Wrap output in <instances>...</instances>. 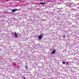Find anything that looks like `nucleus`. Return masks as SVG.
Here are the masks:
<instances>
[{"label":"nucleus","instance_id":"obj_3","mask_svg":"<svg viewBox=\"0 0 79 79\" xmlns=\"http://www.w3.org/2000/svg\"><path fill=\"white\" fill-rule=\"evenodd\" d=\"M55 52H56V51L55 50H54L52 51L51 54H55Z\"/></svg>","mask_w":79,"mask_h":79},{"label":"nucleus","instance_id":"obj_11","mask_svg":"<svg viewBox=\"0 0 79 79\" xmlns=\"http://www.w3.org/2000/svg\"><path fill=\"white\" fill-rule=\"evenodd\" d=\"M72 10L73 11H74V9H72Z\"/></svg>","mask_w":79,"mask_h":79},{"label":"nucleus","instance_id":"obj_6","mask_svg":"<svg viewBox=\"0 0 79 79\" xmlns=\"http://www.w3.org/2000/svg\"><path fill=\"white\" fill-rule=\"evenodd\" d=\"M41 5H45V3H43V2H41L40 3Z\"/></svg>","mask_w":79,"mask_h":79},{"label":"nucleus","instance_id":"obj_2","mask_svg":"<svg viewBox=\"0 0 79 79\" xmlns=\"http://www.w3.org/2000/svg\"><path fill=\"white\" fill-rule=\"evenodd\" d=\"M43 36L42 35H39L38 36V39H39V40H40V39H42V37H43Z\"/></svg>","mask_w":79,"mask_h":79},{"label":"nucleus","instance_id":"obj_10","mask_svg":"<svg viewBox=\"0 0 79 79\" xmlns=\"http://www.w3.org/2000/svg\"><path fill=\"white\" fill-rule=\"evenodd\" d=\"M23 79H26V78L24 77H23Z\"/></svg>","mask_w":79,"mask_h":79},{"label":"nucleus","instance_id":"obj_4","mask_svg":"<svg viewBox=\"0 0 79 79\" xmlns=\"http://www.w3.org/2000/svg\"><path fill=\"white\" fill-rule=\"evenodd\" d=\"M17 10H18L17 9H13L12 10V12H15V11H17Z\"/></svg>","mask_w":79,"mask_h":79},{"label":"nucleus","instance_id":"obj_5","mask_svg":"<svg viewBox=\"0 0 79 79\" xmlns=\"http://www.w3.org/2000/svg\"><path fill=\"white\" fill-rule=\"evenodd\" d=\"M15 33V36L16 37H17V34H16V32H14Z\"/></svg>","mask_w":79,"mask_h":79},{"label":"nucleus","instance_id":"obj_8","mask_svg":"<svg viewBox=\"0 0 79 79\" xmlns=\"http://www.w3.org/2000/svg\"><path fill=\"white\" fill-rule=\"evenodd\" d=\"M66 37V35H64V36L63 37V38H64V37Z\"/></svg>","mask_w":79,"mask_h":79},{"label":"nucleus","instance_id":"obj_9","mask_svg":"<svg viewBox=\"0 0 79 79\" xmlns=\"http://www.w3.org/2000/svg\"><path fill=\"white\" fill-rule=\"evenodd\" d=\"M26 69H27V66H26Z\"/></svg>","mask_w":79,"mask_h":79},{"label":"nucleus","instance_id":"obj_7","mask_svg":"<svg viewBox=\"0 0 79 79\" xmlns=\"http://www.w3.org/2000/svg\"><path fill=\"white\" fill-rule=\"evenodd\" d=\"M66 62L63 61L62 63L64 64H66Z\"/></svg>","mask_w":79,"mask_h":79},{"label":"nucleus","instance_id":"obj_1","mask_svg":"<svg viewBox=\"0 0 79 79\" xmlns=\"http://www.w3.org/2000/svg\"><path fill=\"white\" fill-rule=\"evenodd\" d=\"M73 4H72V3H71V2H69L67 4V5H69L70 6V7H71L72 6H73L74 5V4L72 3Z\"/></svg>","mask_w":79,"mask_h":79}]
</instances>
